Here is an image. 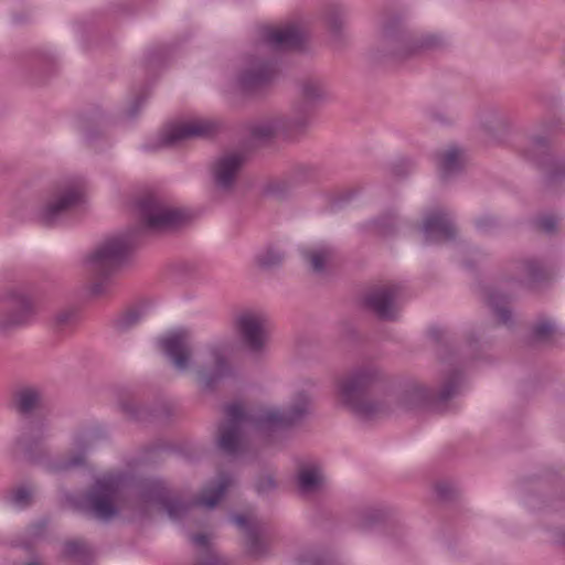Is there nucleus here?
Instances as JSON below:
<instances>
[{
  "instance_id": "nucleus-1",
  "label": "nucleus",
  "mask_w": 565,
  "mask_h": 565,
  "mask_svg": "<svg viewBox=\"0 0 565 565\" xmlns=\"http://www.w3.org/2000/svg\"><path fill=\"white\" fill-rule=\"evenodd\" d=\"M307 407L308 398L302 394L296 398L295 405L288 414L275 409L247 412L239 403L230 404L225 409V423L220 427L218 446L226 454H241L246 449L247 430L254 434L278 430L295 423L307 412Z\"/></svg>"
},
{
  "instance_id": "nucleus-2",
  "label": "nucleus",
  "mask_w": 565,
  "mask_h": 565,
  "mask_svg": "<svg viewBox=\"0 0 565 565\" xmlns=\"http://www.w3.org/2000/svg\"><path fill=\"white\" fill-rule=\"evenodd\" d=\"M138 209L143 225L149 231L175 228L188 220L184 211L171 207L153 194L143 198Z\"/></svg>"
},
{
  "instance_id": "nucleus-3",
  "label": "nucleus",
  "mask_w": 565,
  "mask_h": 565,
  "mask_svg": "<svg viewBox=\"0 0 565 565\" xmlns=\"http://www.w3.org/2000/svg\"><path fill=\"white\" fill-rule=\"evenodd\" d=\"M222 124L214 118L188 117L168 121L162 127V136L159 141H180L189 138H212Z\"/></svg>"
},
{
  "instance_id": "nucleus-4",
  "label": "nucleus",
  "mask_w": 565,
  "mask_h": 565,
  "mask_svg": "<svg viewBox=\"0 0 565 565\" xmlns=\"http://www.w3.org/2000/svg\"><path fill=\"white\" fill-rule=\"evenodd\" d=\"M121 478L105 476L97 480L87 500L94 515L102 520L114 516L121 507Z\"/></svg>"
},
{
  "instance_id": "nucleus-5",
  "label": "nucleus",
  "mask_w": 565,
  "mask_h": 565,
  "mask_svg": "<svg viewBox=\"0 0 565 565\" xmlns=\"http://www.w3.org/2000/svg\"><path fill=\"white\" fill-rule=\"evenodd\" d=\"M369 384L370 375L358 373L339 381L337 393L340 401L355 413L372 416L377 413V407L369 398Z\"/></svg>"
},
{
  "instance_id": "nucleus-6",
  "label": "nucleus",
  "mask_w": 565,
  "mask_h": 565,
  "mask_svg": "<svg viewBox=\"0 0 565 565\" xmlns=\"http://www.w3.org/2000/svg\"><path fill=\"white\" fill-rule=\"evenodd\" d=\"M127 235L110 237L103 242L90 255L88 263L97 274L104 275L120 266L131 249Z\"/></svg>"
},
{
  "instance_id": "nucleus-7",
  "label": "nucleus",
  "mask_w": 565,
  "mask_h": 565,
  "mask_svg": "<svg viewBox=\"0 0 565 565\" xmlns=\"http://www.w3.org/2000/svg\"><path fill=\"white\" fill-rule=\"evenodd\" d=\"M307 126L301 115H284L254 122L249 127L255 139L292 138L298 136Z\"/></svg>"
},
{
  "instance_id": "nucleus-8",
  "label": "nucleus",
  "mask_w": 565,
  "mask_h": 565,
  "mask_svg": "<svg viewBox=\"0 0 565 565\" xmlns=\"http://www.w3.org/2000/svg\"><path fill=\"white\" fill-rule=\"evenodd\" d=\"M246 156L243 151H226L220 154L211 167L214 183L222 190L232 189L238 181Z\"/></svg>"
},
{
  "instance_id": "nucleus-9",
  "label": "nucleus",
  "mask_w": 565,
  "mask_h": 565,
  "mask_svg": "<svg viewBox=\"0 0 565 565\" xmlns=\"http://www.w3.org/2000/svg\"><path fill=\"white\" fill-rule=\"evenodd\" d=\"M159 344L178 370L189 369L192 351L190 334L186 330L175 329L167 332L159 339Z\"/></svg>"
},
{
  "instance_id": "nucleus-10",
  "label": "nucleus",
  "mask_w": 565,
  "mask_h": 565,
  "mask_svg": "<svg viewBox=\"0 0 565 565\" xmlns=\"http://www.w3.org/2000/svg\"><path fill=\"white\" fill-rule=\"evenodd\" d=\"M237 328L244 340V343L250 350H259L267 334L266 319L257 312H245L237 319Z\"/></svg>"
},
{
  "instance_id": "nucleus-11",
  "label": "nucleus",
  "mask_w": 565,
  "mask_h": 565,
  "mask_svg": "<svg viewBox=\"0 0 565 565\" xmlns=\"http://www.w3.org/2000/svg\"><path fill=\"white\" fill-rule=\"evenodd\" d=\"M83 198L82 188L78 184H72L60 192L57 198L50 203L43 212V221L47 225L55 224L58 218L76 206Z\"/></svg>"
},
{
  "instance_id": "nucleus-12",
  "label": "nucleus",
  "mask_w": 565,
  "mask_h": 565,
  "mask_svg": "<svg viewBox=\"0 0 565 565\" xmlns=\"http://www.w3.org/2000/svg\"><path fill=\"white\" fill-rule=\"evenodd\" d=\"M303 39V30L298 23L270 28L264 33V43L271 50L298 46Z\"/></svg>"
},
{
  "instance_id": "nucleus-13",
  "label": "nucleus",
  "mask_w": 565,
  "mask_h": 565,
  "mask_svg": "<svg viewBox=\"0 0 565 565\" xmlns=\"http://www.w3.org/2000/svg\"><path fill=\"white\" fill-rule=\"evenodd\" d=\"M397 288L394 285L372 290L366 299V306L382 319H393L396 315L395 300Z\"/></svg>"
},
{
  "instance_id": "nucleus-14",
  "label": "nucleus",
  "mask_w": 565,
  "mask_h": 565,
  "mask_svg": "<svg viewBox=\"0 0 565 565\" xmlns=\"http://www.w3.org/2000/svg\"><path fill=\"white\" fill-rule=\"evenodd\" d=\"M423 230L427 242L446 241L452 237L455 233L451 222L441 213L429 215Z\"/></svg>"
},
{
  "instance_id": "nucleus-15",
  "label": "nucleus",
  "mask_w": 565,
  "mask_h": 565,
  "mask_svg": "<svg viewBox=\"0 0 565 565\" xmlns=\"http://www.w3.org/2000/svg\"><path fill=\"white\" fill-rule=\"evenodd\" d=\"M231 483V478L227 475L221 473L202 490L195 500V504L204 508H214L222 500Z\"/></svg>"
},
{
  "instance_id": "nucleus-16",
  "label": "nucleus",
  "mask_w": 565,
  "mask_h": 565,
  "mask_svg": "<svg viewBox=\"0 0 565 565\" xmlns=\"http://www.w3.org/2000/svg\"><path fill=\"white\" fill-rule=\"evenodd\" d=\"M147 502H153L161 505L171 519H178L182 515L186 507L180 502L169 499L166 488L161 484H156L153 490L148 495Z\"/></svg>"
},
{
  "instance_id": "nucleus-17",
  "label": "nucleus",
  "mask_w": 565,
  "mask_h": 565,
  "mask_svg": "<svg viewBox=\"0 0 565 565\" xmlns=\"http://www.w3.org/2000/svg\"><path fill=\"white\" fill-rule=\"evenodd\" d=\"M322 480V473L316 465L303 466L298 475L299 487L306 492L317 489Z\"/></svg>"
},
{
  "instance_id": "nucleus-18",
  "label": "nucleus",
  "mask_w": 565,
  "mask_h": 565,
  "mask_svg": "<svg viewBox=\"0 0 565 565\" xmlns=\"http://www.w3.org/2000/svg\"><path fill=\"white\" fill-rule=\"evenodd\" d=\"M234 524L243 531L252 545L259 539L258 526L252 513L239 514L233 518Z\"/></svg>"
},
{
  "instance_id": "nucleus-19",
  "label": "nucleus",
  "mask_w": 565,
  "mask_h": 565,
  "mask_svg": "<svg viewBox=\"0 0 565 565\" xmlns=\"http://www.w3.org/2000/svg\"><path fill=\"white\" fill-rule=\"evenodd\" d=\"M303 256L313 270L320 271L330 258V250L326 246L309 247L303 249Z\"/></svg>"
},
{
  "instance_id": "nucleus-20",
  "label": "nucleus",
  "mask_w": 565,
  "mask_h": 565,
  "mask_svg": "<svg viewBox=\"0 0 565 565\" xmlns=\"http://www.w3.org/2000/svg\"><path fill=\"white\" fill-rule=\"evenodd\" d=\"M17 407L21 413L31 412L39 403V394L36 391L26 388L22 390L17 395Z\"/></svg>"
},
{
  "instance_id": "nucleus-21",
  "label": "nucleus",
  "mask_w": 565,
  "mask_h": 565,
  "mask_svg": "<svg viewBox=\"0 0 565 565\" xmlns=\"http://www.w3.org/2000/svg\"><path fill=\"white\" fill-rule=\"evenodd\" d=\"M461 156L455 150L445 153L439 160L440 170L445 175L458 171L461 168Z\"/></svg>"
},
{
  "instance_id": "nucleus-22",
  "label": "nucleus",
  "mask_w": 565,
  "mask_h": 565,
  "mask_svg": "<svg viewBox=\"0 0 565 565\" xmlns=\"http://www.w3.org/2000/svg\"><path fill=\"white\" fill-rule=\"evenodd\" d=\"M33 498V491L29 487H19L10 495V501L15 508L26 507Z\"/></svg>"
},
{
  "instance_id": "nucleus-23",
  "label": "nucleus",
  "mask_w": 565,
  "mask_h": 565,
  "mask_svg": "<svg viewBox=\"0 0 565 565\" xmlns=\"http://www.w3.org/2000/svg\"><path fill=\"white\" fill-rule=\"evenodd\" d=\"M211 356L214 363L215 375L221 376L226 372V355L223 350L213 348L211 350Z\"/></svg>"
},
{
  "instance_id": "nucleus-24",
  "label": "nucleus",
  "mask_w": 565,
  "mask_h": 565,
  "mask_svg": "<svg viewBox=\"0 0 565 565\" xmlns=\"http://www.w3.org/2000/svg\"><path fill=\"white\" fill-rule=\"evenodd\" d=\"M554 331L555 327L550 321L539 323L534 330L536 338L540 340L548 339L554 333Z\"/></svg>"
},
{
  "instance_id": "nucleus-25",
  "label": "nucleus",
  "mask_w": 565,
  "mask_h": 565,
  "mask_svg": "<svg viewBox=\"0 0 565 565\" xmlns=\"http://www.w3.org/2000/svg\"><path fill=\"white\" fill-rule=\"evenodd\" d=\"M76 448L81 450V454L76 455L74 458H72L70 461L64 462L56 467L57 469L68 468L73 466H77L83 462L84 460V445L82 441L76 443Z\"/></svg>"
},
{
  "instance_id": "nucleus-26",
  "label": "nucleus",
  "mask_w": 565,
  "mask_h": 565,
  "mask_svg": "<svg viewBox=\"0 0 565 565\" xmlns=\"http://www.w3.org/2000/svg\"><path fill=\"white\" fill-rule=\"evenodd\" d=\"M142 315H143V309H141V308L129 309L126 312V315L124 316V320H125L124 324L130 326V324L138 322Z\"/></svg>"
},
{
  "instance_id": "nucleus-27",
  "label": "nucleus",
  "mask_w": 565,
  "mask_h": 565,
  "mask_svg": "<svg viewBox=\"0 0 565 565\" xmlns=\"http://www.w3.org/2000/svg\"><path fill=\"white\" fill-rule=\"evenodd\" d=\"M267 78V74L265 73V67L264 66H257L253 70L252 73H249L246 77H245V82H248V83H254V82H260V81H264Z\"/></svg>"
},
{
  "instance_id": "nucleus-28",
  "label": "nucleus",
  "mask_w": 565,
  "mask_h": 565,
  "mask_svg": "<svg viewBox=\"0 0 565 565\" xmlns=\"http://www.w3.org/2000/svg\"><path fill=\"white\" fill-rule=\"evenodd\" d=\"M199 565H224V563L218 556L207 550L205 558Z\"/></svg>"
},
{
  "instance_id": "nucleus-29",
  "label": "nucleus",
  "mask_w": 565,
  "mask_h": 565,
  "mask_svg": "<svg viewBox=\"0 0 565 565\" xmlns=\"http://www.w3.org/2000/svg\"><path fill=\"white\" fill-rule=\"evenodd\" d=\"M84 551V545L79 542H70L66 544V552L70 555L82 554Z\"/></svg>"
},
{
  "instance_id": "nucleus-30",
  "label": "nucleus",
  "mask_w": 565,
  "mask_h": 565,
  "mask_svg": "<svg viewBox=\"0 0 565 565\" xmlns=\"http://www.w3.org/2000/svg\"><path fill=\"white\" fill-rule=\"evenodd\" d=\"M495 129L500 130V131L508 132V131L511 130V125H510V122H509V120L507 118H500L497 121Z\"/></svg>"
},
{
  "instance_id": "nucleus-31",
  "label": "nucleus",
  "mask_w": 565,
  "mask_h": 565,
  "mask_svg": "<svg viewBox=\"0 0 565 565\" xmlns=\"http://www.w3.org/2000/svg\"><path fill=\"white\" fill-rule=\"evenodd\" d=\"M192 540L195 545L207 548V536L205 534H196Z\"/></svg>"
},
{
  "instance_id": "nucleus-32",
  "label": "nucleus",
  "mask_w": 565,
  "mask_h": 565,
  "mask_svg": "<svg viewBox=\"0 0 565 565\" xmlns=\"http://www.w3.org/2000/svg\"><path fill=\"white\" fill-rule=\"evenodd\" d=\"M20 307L25 312H31L32 311V303H31V300L28 299V298H24V297L21 298Z\"/></svg>"
},
{
  "instance_id": "nucleus-33",
  "label": "nucleus",
  "mask_w": 565,
  "mask_h": 565,
  "mask_svg": "<svg viewBox=\"0 0 565 565\" xmlns=\"http://www.w3.org/2000/svg\"><path fill=\"white\" fill-rule=\"evenodd\" d=\"M276 262H277V260H268V259H264L262 263H263V265H265V266H269V265L275 264Z\"/></svg>"
},
{
  "instance_id": "nucleus-34",
  "label": "nucleus",
  "mask_w": 565,
  "mask_h": 565,
  "mask_svg": "<svg viewBox=\"0 0 565 565\" xmlns=\"http://www.w3.org/2000/svg\"><path fill=\"white\" fill-rule=\"evenodd\" d=\"M26 320H28V317H21V318H18V319L15 320V322H17V323H23V322H26Z\"/></svg>"
},
{
  "instance_id": "nucleus-35",
  "label": "nucleus",
  "mask_w": 565,
  "mask_h": 565,
  "mask_svg": "<svg viewBox=\"0 0 565 565\" xmlns=\"http://www.w3.org/2000/svg\"><path fill=\"white\" fill-rule=\"evenodd\" d=\"M501 319L505 320L504 313H501Z\"/></svg>"
},
{
  "instance_id": "nucleus-36",
  "label": "nucleus",
  "mask_w": 565,
  "mask_h": 565,
  "mask_svg": "<svg viewBox=\"0 0 565 565\" xmlns=\"http://www.w3.org/2000/svg\"><path fill=\"white\" fill-rule=\"evenodd\" d=\"M28 565H36V564H34V563H30V564H28Z\"/></svg>"
}]
</instances>
